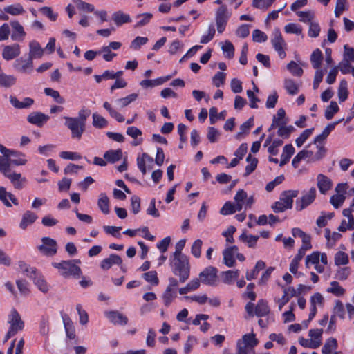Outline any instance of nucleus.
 <instances>
[{"mask_svg": "<svg viewBox=\"0 0 354 354\" xmlns=\"http://www.w3.org/2000/svg\"><path fill=\"white\" fill-rule=\"evenodd\" d=\"M326 292L336 297H342L346 293V289L341 286L339 282L333 281L330 283V286L326 288Z\"/></svg>", "mask_w": 354, "mask_h": 354, "instance_id": "473e14b6", "label": "nucleus"}, {"mask_svg": "<svg viewBox=\"0 0 354 354\" xmlns=\"http://www.w3.org/2000/svg\"><path fill=\"white\" fill-rule=\"evenodd\" d=\"M308 159V161H313V150L304 149L299 151L293 158L292 165L295 168H297L302 160Z\"/></svg>", "mask_w": 354, "mask_h": 354, "instance_id": "5701e85b", "label": "nucleus"}, {"mask_svg": "<svg viewBox=\"0 0 354 354\" xmlns=\"http://www.w3.org/2000/svg\"><path fill=\"white\" fill-rule=\"evenodd\" d=\"M333 185V180L327 176L323 174L317 176V186L322 194H326L332 189Z\"/></svg>", "mask_w": 354, "mask_h": 354, "instance_id": "ddd939ff", "label": "nucleus"}, {"mask_svg": "<svg viewBox=\"0 0 354 354\" xmlns=\"http://www.w3.org/2000/svg\"><path fill=\"white\" fill-rule=\"evenodd\" d=\"M222 50L225 57L228 59H232L234 55V47L232 42L225 41L221 46Z\"/></svg>", "mask_w": 354, "mask_h": 354, "instance_id": "69168bd1", "label": "nucleus"}, {"mask_svg": "<svg viewBox=\"0 0 354 354\" xmlns=\"http://www.w3.org/2000/svg\"><path fill=\"white\" fill-rule=\"evenodd\" d=\"M171 78V75L160 77L154 80H144L140 82V85L144 88H153L162 84Z\"/></svg>", "mask_w": 354, "mask_h": 354, "instance_id": "b1692460", "label": "nucleus"}, {"mask_svg": "<svg viewBox=\"0 0 354 354\" xmlns=\"http://www.w3.org/2000/svg\"><path fill=\"white\" fill-rule=\"evenodd\" d=\"M8 322L10 324V327L5 336L4 342L8 341L18 332L22 330L24 327V323L22 321L20 315L15 308L12 309L10 311L8 315Z\"/></svg>", "mask_w": 354, "mask_h": 354, "instance_id": "39448f33", "label": "nucleus"}, {"mask_svg": "<svg viewBox=\"0 0 354 354\" xmlns=\"http://www.w3.org/2000/svg\"><path fill=\"white\" fill-rule=\"evenodd\" d=\"M241 207L239 205L232 203L230 201L226 202L220 210V213L222 215H230L235 213L236 212H240Z\"/></svg>", "mask_w": 354, "mask_h": 354, "instance_id": "4c0bfd02", "label": "nucleus"}, {"mask_svg": "<svg viewBox=\"0 0 354 354\" xmlns=\"http://www.w3.org/2000/svg\"><path fill=\"white\" fill-rule=\"evenodd\" d=\"M21 53L20 46L17 44L6 46L2 52L4 59L9 61L17 57Z\"/></svg>", "mask_w": 354, "mask_h": 354, "instance_id": "a211bd4d", "label": "nucleus"}, {"mask_svg": "<svg viewBox=\"0 0 354 354\" xmlns=\"http://www.w3.org/2000/svg\"><path fill=\"white\" fill-rule=\"evenodd\" d=\"M10 26L13 30L11 35L12 39L13 41H23L26 36V32L24 31V27L17 20L11 21Z\"/></svg>", "mask_w": 354, "mask_h": 354, "instance_id": "aec40b11", "label": "nucleus"}, {"mask_svg": "<svg viewBox=\"0 0 354 354\" xmlns=\"http://www.w3.org/2000/svg\"><path fill=\"white\" fill-rule=\"evenodd\" d=\"M217 272V269L214 267H207L199 274V279L205 285L215 286L216 284Z\"/></svg>", "mask_w": 354, "mask_h": 354, "instance_id": "9d476101", "label": "nucleus"}, {"mask_svg": "<svg viewBox=\"0 0 354 354\" xmlns=\"http://www.w3.org/2000/svg\"><path fill=\"white\" fill-rule=\"evenodd\" d=\"M48 120V115L38 111L32 112L27 116V120L29 123L39 127H41Z\"/></svg>", "mask_w": 354, "mask_h": 354, "instance_id": "dca6fc26", "label": "nucleus"}, {"mask_svg": "<svg viewBox=\"0 0 354 354\" xmlns=\"http://www.w3.org/2000/svg\"><path fill=\"white\" fill-rule=\"evenodd\" d=\"M239 270H227L221 273L222 281L224 283L231 285L239 277Z\"/></svg>", "mask_w": 354, "mask_h": 354, "instance_id": "7c9ffc66", "label": "nucleus"}, {"mask_svg": "<svg viewBox=\"0 0 354 354\" xmlns=\"http://www.w3.org/2000/svg\"><path fill=\"white\" fill-rule=\"evenodd\" d=\"M246 161L248 162L247 166L245 167V176H249L252 174L256 169L258 160L257 159L252 156L251 154H249L246 158Z\"/></svg>", "mask_w": 354, "mask_h": 354, "instance_id": "603ef678", "label": "nucleus"}, {"mask_svg": "<svg viewBox=\"0 0 354 354\" xmlns=\"http://www.w3.org/2000/svg\"><path fill=\"white\" fill-rule=\"evenodd\" d=\"M286 112L284 109H279L277 111V113L275 115H274L272 119V124L270 125V128L268 129L269 131H271L273 129L278 127L281 124V120L283 119L285 117Z\"/></svg>", "mask_w": 354, "mask_h": 354, "instance_id": "0e129e2a", "label": "nucleus"}, {"mask_svg": "<svg viewBox=\"0 0 354 354\" xmlns=\"http://www.w3.org/2000/svg\"><path fill=\"white\" fill-rule=\"evenodd\" d=\"M12 66L16 71L20 73L30 74L33 71V61L29 57L27 59L19 57L15 59Z\"/></svg>", "mask_w": 354, "mask_h": 354, "instance_id": "9b49d317", "label": "nucleus"}, {"mask_svg": "<svg viewBox=\"0 0 354 354\" xmlns=\"http://www.w3.org/2000/svg\"><path fill=\"white\" fill-rule=\"evenodd\" d=\"M50 331V317L48 315H42L39 321V334L48 338Z\"/></svg>", "mask_w": 354, "mask_h": 354, "instance_id": "a878e982", "label": "nucleus"}, {"mask_svg": "<svg viewBox=\"0 0 354 354\" xmlns=\"http://www.w3.org/2000/svg\"><path fill=\"white\" fill-rule=\"evenodd\" d=\"M347 86L348 84L345 80H342L339 83L338 88V97L340 102H344L348 97Z\"/></svg>", "mask_w": 354, "mask_h": 354, "instance_id": "680f3d73", "label": "nucleus"}, {"mask_svg": "<svg viewBox=\"0 0 354 354\" xmlns=\"http://www.w3.org/2000/svg\"><path fill=\"white\" fill-rule=\"evenodd\" d=\"M333 315L338 317L342 319H344L346 317L345 308L343 303L340 300L335 301V306L333 309Z\"/></svg>", "mask_w": 354, "mask_h": 354, "instance_id": "8fccbe9b", "label": "nucleus"}, {"mask_svg": "<svg viewBox=\"0 0 354 354\" xmlns=\"http://www.w3.org/2000/svg\"><path fill=\"white\" fill-rule=\"evenodd\" d=\"M237 354H255L254 348L244 344V342H237Z\"/></svg>", "mask_w": 354, "mask_h": 354, "instance_id": "774afa93", "label": "nucleus"}, {"mask_svg": "<svg viewBox=\"0 0 354 354\" xmlns=\"http://www.w3.org/2000/svg\"><path fill=\"white\" fill-rule=\"evenodd\" d=\"M75 263H80V260L62 261L59 263L53 262L52 266L58 269L61 275L64 277L71 276L80 277L81 269L75 265Z\"/></svg>", "mask_w": 354, "mask_h": 354, "instance_id": "20e7f679", "label": "nucleus"}, {"mask_svg": "<svg viewBox=\"0 0 354 354\" xmlns=\"http://www.w3.org/2000/svg\"><path fill=\"white\" fill-rule=\"evenodd\" d=\"M138 94L132 93L125 97L116 100L115 102L120 108H123L134 102L138 98Z\"/></svg>", "mask_w": 354, "mask_h": 354, "instance_id": "052dcab7", "label": "nucleus"}, {"mask_svg": "<svg viewBox=\"0 0 354 354\" xmlns=\"http://www.w3.org/2000/svg\"><path fill=\"white\" fill-rule=\"evenodd\" d=\"M296 14L298 17H299V21L310 24V22H313V19H315V12L313 10H306V11H297Z\"/></svg>", "mask_w": 354, "mask_h": 354, "instance_id": "37998d69", "label": "nucleus"}, {"mask_svg": "<svg viewBox=\"0 0 354 354\" xmlns=\"http://www.w3.org/2000/svg\"><path fill=\"white\" fill-rule=\"evenodd\" d=\"M74 3L77 8L83 12H93L95 11V7L93 4L86 3L82 0H73Z\"/></svg>", "mask_w": 354, "mask_h": 354, "instance_id": "6e6d98bb", "label": "nucleus"}, {"mask_svg": "<svg viewBox=\"0 0 354 354\" xmlns=\"http://www.w3.org/2000/svg\"><path fill=\"white\" fill-rule=\"evenodd\" d=\"M310 59L313 67L316 70H320L319 67L323 59V55L319 48H317L312 53Z\"/></svg>", "mask_w": 354, "mask_h": 354, "instance_id": "79ce46f5", "label": "nucleus"}, {"mask_svg": "<svg viewBox=\"0 0 354 354\" xmlns=\"http://www.w3.org/2000/svg\"><path fill=\"white\" fill-rule=\"evenodd\" d=\"M283 87L290 95H295L299 91L300 84L291 78H286L283 81Z\"/></svg>", "mask_w": 354, "mask_h": 354, "instance_id": "cd10ccee", "label": "nucleus"}, {"mask_svg": "<svg viewBox=\"0 0 354 354\" xmlns=\"http://www.w3.org/2000/svg\"><path fill=\"white\" fill-rule=\"evenodd\" d=\"M122 152L121 149L109 150L104 154V158L111 163H114L122 158Z\"/></svg>", "mask_w": 354, "mask_h": 354, "instance_id": "58836bf2", "label": "nucleus"}, {"mask_svg": "<svg viewBox=\"0 0 354 354\" xmlns=\"http://www.w3.org/2000/svg\"><path fill=\"white\" fill-rule=\"evenodd\" d=\"M0 201L7 207H11L10 201H11L15 205H17V200L15 196L6 191L4 187L0 186Z\"/></svg>", "mask_w": 354, "mask_h": 354, "instance_id": "c756f323", "label": "nucleus"}, {"mask_svg": "<svg viewBox=\"0 0 354 354\" xmlns=\"http://www.w3.org/2000/svg\"><path fill=\"white\" fill-rule=\"evenodd\" d=\"M339 110L338 104L336 102L332 101L330 102L329 106L326 108L325 111V118L327 120H330L333 118L334 115L337 113Z\"/></svg>", "mask_w": 354, "mask_h": 354, "instance_id": "338daca9", "label": "nucleus"}, {"mask_svg": "<svg viewBox=\"0 0 354 354\" xmlns=\"http://www.w3.org/2000/svg\"><path fill=\"white\" fill-rule=\"evenodd\" d=\"M294 153H295L294 147L291 144L286 145L283 149V152L281 156V160H280L279 165L281 167H282L284 165H286V163H288L289 160L290 159L291 156L294 154Z\"/></svg>", "mask_w": 354, "mask_h": 354, "instance_id": "2f4dec72", "label": "nucleus"}, {"mask_svg": "<svg viewBox=\"0 0 354 354\" xmlns=\"http://www.w3.org/2000/svg\"><path fill=\"white\" fill-rule=\"evenodd\" d=\"M97 206L102 213L105 214H109V199L105 193H101L99 195Z\"/></svg>", "mask_w": 354, "mask_h": 354, "instance_id": "c9c22d12", "label": "nucleus"}, {"mask_svg": "<svg viewBox=\"0 0 354 354\" xmlns=\"http://www.w3.org/2000/svg\"><path fill=\"white\" fill-rule=\"evenodd\" d=\"M239 239L243 243H246L248 247L254 248L255 247L257 242L259 239L258 236L254 235H248L245 233H243L240 235Z\"/></svg>", "mask_w": 354, "mask_h": 354, "instance_id": "e2e57ef3", "label": "nucleus"}, {"mask_svg": "<svg viewBox=\"0 0 354 354\" xmlns=\"http://www.w3.org/2000/svg\"><path fill=\"white\" fill-rule=\"evenodd\" d=\"M229 15L225 6L219 7L216 11V24H227Z\"/></svg>", "mask_w": 354, "mask_h": 354, "instance_id": "f704fd0d", "label": "nucleus"}, {"mask_svg": "<svg viewBox=\"0 0 354 354\" xmlns=\"http://www.w3.org/2000/svg\"><path fill=\"white\" fill-rule=\"evenodd\" d=\"M334 261L337 266H346L349 262L348 255L344 252L339 251L335 255Z\"/></svg>", "mask_w": 354, "mask_h": 354, "instance_id": "864d4df0", "label": "nucleus"}, {"mask_svg": "<svg viewBox=\"0 0 354 354\" xmlns=\"http://www.w3.org/2000/svg\"><path fill=\"white\" fill-rule=\"evenodd\" d=\"M284 31L288 34L301 35L303 37V28L301 25L296 23H289L284 26Z\"/></svg>", "mask_w": 354, "mask_h": 354, "instance_id": "09e8293b", "label": "nucleus"}, {"mask_svg": "<svg viewBox=\"0 0 354 354\" xmlns=\"http://www.w3.org/2000/svg\"><path fill=\"white\" fill-rule=\"evenodd\" d=\"M299 194L298 190H287L283 192L279 198V201L275 202L272 205V209L275 213H280L286 209H291L293 205V199Z\"/></svg>", "mask_w": 354, "mask_h": 354, "instance_id": "7ed1b4c3", "label": "nucleus"}, {"mask_svg": "<svg viewBox=\"0 0 354 354\" xmlns=\"http://www.w3.org/2000/svg\"><path fill=\"white\" fill-rule=\"evenodd\" d=\"M92 124L95 128L103 129L107 127L108 121L104 117L97 113H93L92 115Z\"/></svg>", "mask_w": 354, "mask_h": 354, "instance_id": "c03bdc74", "label": "nucleus"}, {"mask_svg": "<svg viewBox=\"0 0 354 354\" xmlns=\"http://www.w3.org/2000/svg\"><path fill=\"white\" fill-rule=\"evenodd\" d=\"M0 172L7 178H8L16 189H21L26 183V178L20 173H17L8 169V165L0 162Z\"/></svg>", "mask_w": 354, "mask_h": 354, "instance_id": "423d86ee", "label": "nucleus"}, {"mask_svg": "<svg viewBox=\"0 0 354 354\" xmlns=\"http://www.w3.org/2000/svg\"><path fill=\"white\" fill-rule=\"evenodd\" d=\"M9 101L12 106L18 109H24L30 108L34 103V100L30 97H25L23 101H19L15 96L10 95Z\"/></svg>", "mask_w": 354, "mask_h": 354, "instance_id": "412c9836", "label": "nucleus"}, {"mask_svg": "<svg viewBox=\"0 0 354 354\" xmlns=\"http://www.w3.org/2000/svg\"><path fill=\"white\" fill-rule=\"evenodd\" d=\"M0 152L3 154L0 156V162L8 165V169H11V165H24L27 160L25 155L19 151L7 149L3 145H0Z\"/></svg>", "mask_w": 354, "mask_h": 354, "instance_id": "f257e3e1", "label": "nucleus"}, {"mask_svg": "<svg viewBox=\"0 0 354 354\" xmlns=\"http://www.w3.org/2000/svg\"><path fill=\"white\" fill-rule=\"evenodd\" d=\"M17 79L12 75H7L2 71L0 72V86L10 88L16 84Z\"/></svg>", "mask_w": 354, "mask_h": 354, "instance_id": "72a5a7b5", "label": "nucleus"}, {"mask_svg": "<svg viewBox=\"0 0 354 354\" xmlns=\"http://www.w3.org/2000/svg\"><path fill=\"white\" fill-rule=\"evenodd\" d=\"M4 11L13 16L22 15L25 12V10L20 3L7 6L4 8Z\"/></svg>", "mask_w": 354, "mask_h": 354, "instance_id": "de8ad7c7", "label": "nucleus"}, {"mask_svg": "<svg viewBox=\"0 0 354 354\" xmlns=\"http://www.w3.org/2000/svg\"><path fill=\"white\" fill-rule=\"evenodd\" d=\"M42 244L39 246V250L46 256H53L57 253V244L55 240L44 237L41 239Z\"/></svg>", "mask_w": 354, "mask_h": 354, "instance_id": "f8f14e48", "label": "nucleus"}, {"mask_svg": "<svg viewBox=\"0 0 354 354\" xmlns=\"http://www.w3.org/2000/svg\"><path fill=\"white\" fill-rule=\"evenodd\" d=\"M321 254L322 253L319 252H314L311 254L308 255L305 261L306 266L307 268H309L310 265H314V266H315L316 265L321 263Z\"/></svg>", "mask_w": 354, "mask_h": 354, "instance_id": "4d7b16f0", "label": "nucleus"}, {"mask_svg": "<svg viewBox=\"0 0 354 354\" xmlns=\"http://www.w3.org/2000/svg\"><path fill=\"white\" fill-rule=\"evenodd\" d=\"M28 47V57L31 59L32 61L35 59H40L44 55V49L41 48L39 43L36 40L30 41Z\"/></svg>", "mask_w": 354, "mask_h": 354, "instance_id": "6ab92c4d", "label": "nucleus"}, {"mask_svg": "<svg viewBox=\"0 0 354 354\" xmlns=\"http://www.w3.org/2000/svg\"><path fill=\"white\" fill-rule=\"evenodd\" d=\"M239 251V249L236 246L228 247L223 252V263L227 267L232 268L234 267L236 264V261L234 259V256Z\"/></svg>", "mask_w": 354, "mask_h": 354, "instance_id": "2eb2a0df", "label": "nucleus"}, {"mask_svg": "<svg viewBox=\"0 0 354 354\" xmlns=\"http://www.w3.org/2000/svg\"><path fill=\"white\" fill-rule=\"evenodd\" d=\"M271 44L281 59L286 56V49L287 44L285 41L279 28L274 29L271 36Z\"/></svg>", "mask_w": 354, "mask_h": 354, "instance_id": "6e6552de", "label": "nucleus"}, {"mask_svg": "<svg viewBox=\"0 0 354 354\" xmlns=\"http://www.w3.org/2000/svg\"><path fill=\"white\" fill-rule=\"evenodd\" d=\"M63 118L65 127L71 131V138L80 140L86 130V125L76 118L64 116Z\"/></svg>", "mask_w": 354, "mask_h": 354, "instance_id": "0eeeda50", "label": "nucleus"}, {"mask_svg": "<svg viewBox=\"0 0 354 354\" xmlns=\"http://www.w3.org/2000/svg\"><path fill=\"white\" fill-rule=\"evenodd\" d=\"M266 267V263L262 261H259L257 262L255 267L250 271H247L246 272V279L248 281L255 279L260 270L264 269Z\"/></svg>", "mask_w": 354, "mask_h": 354, "instance_id": "a18cd8bd", "label": "nucleus"}, {"mask_svg": "<svg viewBox=\"0 0 354 354\" xmlns=\"http://www.w3.org/2000/svg\"><path fill=\"white\" fill-rule=\"evenodd\" d=\"M216 32L215 27L213 24H210L206 33L202 35L200 42L205 44L209 42L214 37Z\"/></svg>", "mask_w": 354, "mask_h": 354, "instance_id": "13d9d810", "label": "nucleus"}, {"mask_svg": "<svg viewBox=\"0 0 354 354\" xmlns=\"http://www.w3.org/2000/svg\"><path fill=\"white\" fill-rule=\"evenodd\" d=\"M283 144V141L281 139H273V135L270 134L266 138L263 146L268 147V151L271 155L275 156L279 153V147Z\"/></svg>", "mask_w": 354, "mask_h": 354, "instance_id": "f3484780", "label": "nucleus"}, {"mask_svg": "<svg viewBox=\"0 0 354 354\" xmlns=\"http://www.w3.org/2000/svg\"><path fill=\"white\" fill-rule=\"evenodd\" d=\"M122 262L120 256L112 254L108 258L104 259L100 263V267L103 270H109L113 265H120Z\"/></svg>", "mask_w": 354, "mask_h": 354, "instance_id": "393cba45", "label": "nucleus"}, {"mask_svg": "<svg viewBox=\"0 0 354 354\" xmlns=\"http://www.w3.org/2000/svg\"><path fill=\"white\" fill-rule=\"evenodd\" d=\"M270 312L268 303L263 299H260L255 307V315L257 317H264Z\"/></svg>", "mask_w": 354, "mask_h": 354, "instance_id": "a19ab883", "label": "nucleus"}, {"mask_svg": "<svg viewBox=\"0 0 354 354\" xmlns=\"http://www.w3.org/2000/svg\"><path fill=\"white\" fill-rule=\"evenodd\" d=\"M103 107L109 112L110 116L118 122H122L125 120L124 116L113 109L108 102H104Z\"/></svg>", "mask_w": 354, "mask_h": 354, "instance_id": "49530a36", "label": "nucleus"}, {"mask_svg": "<svg viewBox=\"0 0 354 354\" xmlns=\"http://www.w3.org/2000/svg\"><path fill=\"white\" fill-rule=\"evenodd\" d=\"M62 318L67 337H68L71 339H75V331L73 322L71 321L68 315L65 313L62 314Z\"/></svg>", "mask_w": 354, "mask_h": 354, "instance_id": "bb28decb", "label": "nucleus"}, {"mask_svg": "<svg viewBox=\"0 0 354 354\" xmlns=\"http://www.w3.org/2000/svg\"><path fill=\"white\" fill-rule=\"evenodd\" d=\"M113 19L115 24L120 26L124 23L130 21V17L129 15L124 14L122 11H118L113 13Z\"/></svg>", "mask_w": 354, "mask_h": 354, "instance_id": "5fc2aeb1", "label": "nucleus"}, {"mask_svg": "<svg viewBox=\"0 0 354 354\" xmlns=\"http://www.w3.org/2000/svg\"><path fill=\"white\" fill-rule=\"evenodd\" d=\"M106 318L115 325L124 326L128 323V318L118 310H111L104 313Z\"/></svg>", "mask_w": 354, "mask_h": 354, "instance_id": "4468645a", "label": "nucleus"}, {"mask_svg": "<svg viewBox=\"0 0 354 354\" xmlns=\"http://www.w3.org/2000/svg\"><path fill=\"white\" fill-rule=\"evenodd\" d=\"M227 115L226 111H222L218 113V110L216 107H212L209 109V122L212 124H214L217 120H224Z\"/></svg>", "mask_w": 354, "mask_h": 354, "instance_id": "3c124183", "label": "nucleus"}, {"mask_svg": "<svg viewBox=\"0 0 354 354\" xmlns=\"http://www.w3.org/2000/svg\"><path fill=\"white\" fill-rule=\"evenodd\" d=\"M317 196V191L315 187H311L308 192H304L300 198L296 201V209L301 211L306 208L315 201Z\"/></svg>", "mask_w": 354, "mask_h": 354, "instance_id": "1a4fd4ad", "label": "nucleus"}, {"mask_svg": "<svg viewBox=\"0 0 354 354\" xmlns=\"http://www.w3.org/2000/svg\"><path fill=\"white\" fill-rule=\"evenodd\" d=\"M30 279L33 280L34 283L37 286L40 291L44 293L48 291L49 286L47 282L37 270L35 272V274H32V277Z\"/></svg>", "mask_w": 354, "mask_h": 354, "instance_id": "c85d7f7f", "label": "nucleus"}, {"mask_svg": "<svg viewBox=\"0 0 354 354\" xmlns=\"http://www.w3.org/2000/svg\"><path fill=\"white\" fill-rule=\"evenodd\" d=\"M172 272L179 277V282H185L189 277L191 266L189 257L169 259Z\"/></svg>", "mask_w": 354, "mask_h": 354, "instance_id": "f03ea898", "label": "nucleus"}, {"mask_svg": "<svg viewBox=\"0 0 354 354\" xmlns=\"http://www.w3.org/2000/svg\"><path fill=\"white\" fill-rule=\"evenodd\" d=\"M37 218V215L30 212L27 211L23 216L22 220L20 223V227L21 229H26L29 225L33 223Z\"/></svg>", "mask_w": 354, "mask_h": 354, "instance_id": "ea45409f", "label": "nucleus"}, {"mask_svg": "<svg viewBox=\"0 0 354 354\" xmlns=\"http://www.w3.org/2000/svg\"><path fill=\"white\" fill-rule=\"evenodd\" d=\"M323 330L321 328L310 329L308 333L310 339L316 344V348H319L322 343Z\"/></svg>", "mask_w": 354, "mask_h": 354, "instance_id": "e433bc0d", "label": "nucleus"}, {"mask_svg": "<svg viewBox=\"0 0 354 354\" xmlns=\"http://www.w3.org/2000/svg\"><path fill=\"white\" fill-rule=\"evenodd\" d=\"M325 237L328 240L327 245L329 247H333L335 244L336 241L340 239L342 234L336 232H334L330 234V230L328 229H326Z\"/></svg>", "mask_w": 354, "mask_h": 354, "instance_id": "bf43d9fd", "label": "nucleus"}, {"mask_svg": "<svg viewBox=\"0 0 354 354\" xmlns=\"http://www.w3.org/2000/svg\"><path fill=\"white\" fill-rule=\"evenodd\" d=\"M338 346L337 341L335 338H329L325 342L322 347V354H343L342 351H337Z\"/></svg>", "mask_w": 354, "mask_h": 354, "instance_id": "4be33fe9", "label": "nucleus"}]
</instances>
